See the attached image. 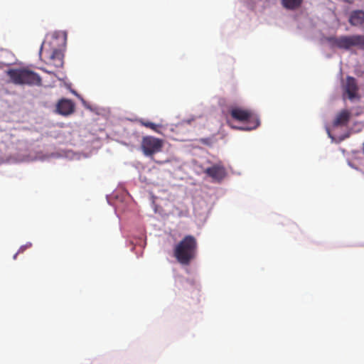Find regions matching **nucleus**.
Segmentation results:
<instances>
[{
    "label": "nucleus",
    "mask_w": 364,
    "mask_h": 364,
    "mask_svg": "<svg viewBox=\"0 0 364 364\" xmlns=\"http://www.w3.org/2000/svg\"><path fill=\"white\" fill-rule=\"evenodd\" d=\"M10 82L18 85L41 86V76L26 68H11L6 71Z\"/></svg>",
    "instance_id": "1"
},
{
    "label": "nucleus",
    "mask_w": 364,
    "mask_h": 364,
    "mask_svg": "<svg viewBox=\"0 0 364 364\" xmlns=\"http://www.w3.org/2000/svg\"><path fill=\"white\" fill-rule=\"evenodd\" d=\"M229 112L231 117L235 121L247 123V125L243 127L232 126L235 129L251 131L257 129L260 124L257 115L251 109L233 107L230 109Z\"/></svg>",
    "instance_id": "2"
},
{
    "label": "nucleus",
    "mask_w": 364,
    "mask_h": 364,
    "mask_svg": "<svg viewBox=\"0 0 364 364\" xmlns=\"http://www.w3.org/2000/svg\"><path fill=\"white\" fill-rule=\"evenodd\" d=\"M197 242L194 237L186 236L176 246L174 257L177 261L183 265H188L196 255Z\"/></svg>",
    "instance_id": "3"
},
{
    "label": "nucleus",
    "mask_w": 364,
    "mask_h": 364,
    "mask_svg": "<svg viewBox=\"0 0 364 364\" xmlns=\"http://www.w3.org/2000/svg\"><path fill=\"white\" fill-rule=\"evenodd\" d=\"M328 42L338 48L348 50L353 46L364 50V35L343 36L328 38Z\"/></svg>",
    "instance_id": "4"
},
{
    "label": "nucleus",
    "mask_w": 364,
    "mask_h": 364,
    "mask_svg": "<svg viewBox=\"0 0 364 364\" xmlns=\"http://www.w3.org/2000/svg\"><path fill=\"white\" fill-rule=\"evenodd\" d=\"M164 146V141L161 139L146 136L143 137L141 148L144 154L146 156H152L156 153L161 151Z\"/></svg>",
    "instance_id": "5"
},
{
    "label": "nucleus",
    "mask_w": 364,
    "mask_h": 364,
    "mask_svg": "<svg viewBox=\"0 0 364 364\" xmlns=\"http://www.w3.org/2000/svg\"><path fill=\"white\" fill-rule=\"evenodd\" d=\"M204 173L212 178L215 182H221L227 176L226 169L221 163L215 164L206 168Z\"/></svg>",
    "instance_id": "6"
},
{
    "label": "nucleus",
    "mask_w": 364,
    "mask_h": 364,
    "mask_svg": "<svg viewBox=\"0 0 364 364\" xmlns=\"http://www.w3.org/2000/svg\"><path fill=\"white\" fill-rule=\"evenodd\" d=\"M75 105L71 100L60 99L56 105V112L63 116H69L75 112Z\"/></svg>",
    "instance_id": "7"
},
{
    "label": "nucleus",
    "mask_w": 364,
    "mask_h": 364,
    "mask_svg": "<svg viewBox=\"0 0 364 364\" xmlns=\"http://www.w3.org/2000/svg\"><path fill=\"white\" fill-rule=\"evenodd\" d=\"M358 87L356 80L353 77H347L344 91L350 100L358 97Z\"/></svg>",
    "instance_id": "8"
},
{
    "label": "nucleus",
    "mask_w": 364,
    "mask_h": 364,
    "mask_svg": "<svg viewBox=\"0 0 364 364\" xmlns=\"http://www.w3.org/2000/svg\"><path fill=\"white\" fill-rule=\"evenodd\" d=\"M64 55L59 49H54L49 58L48 65L53 66L55 68H63Z\"/></svg>",
    "instance_id": "9"
},
{
    "label": "nucleus",
    "mask_w": 364,
    "mask_h": 364,
    "mask_svg": "<svg viewBox=\"0 0 364 364\" xmlns=\"http://www.w3.org/2000/svg\"><path fill=\"white\" fill-rule=\"evenodd\" d=\"M350 118V112L347 109L341 110L333 122L334 127L346 126L348 123Z\"/></svg>",
    "instance_id": "10"
},
{
    "label": "nucleus",
    "mask_w": 364,
    "mask_h": 364,
    "mask_svg": "<svg viewBox=\"0 0 364 364\" xmlns=\"http://www.w3.org/2000/svg\"><path fill=\"white\" fill-rule=\"evenodd\" d=\"M349 22L353 26H360L364 23V11L361 10L354 11L351 13Z\"/></svg>",
    "instance_id": "11"
},
{
    "label": "nucleus",
    "mask_w": 364,
    "mask_h": 364,
    "mask_svg": "<svg viewBox=\"0 0 364 364\" xmlns=\"http://www.w3.org/2000/svg\"><path fill=\"white\" fill-rule=\"evenodd\" d=\"M303 0H282V6L287 9L294 10L299 8Z\"/></svg>",
    "instance_id": "12"
},
{
    "label": "nucleus",
    "mask_w": 364,
    "mask_h": 364,
    "mask_svg": "<svg viewBox=\"0 0 364 364\" xmlns=\"http://www.w3.org/2000/svg\"><path fill=\"white\" fill-rule=\"evenodd\" d=\"M140 124L146 127V128H149L151 129V130L156 132H159V130H158V128L160 127V125H158V124H156L151 122H149V121H144V120H140Z\"/></svg>",
    "instance_id": "13"
},
{
    "label": "nucleus",
    "mask_w": 364,
    "mask_h": 364,
    "mask_svg": "<svg viewBox=\"0 0 364 364\" xmlns=\"http://www.w3.org/2000/svg\"><path fill=\"white\" fill-rule=\"evenodd\" d=\"M26 250V246H23V245L21 246L20 248L18 249V252L14 255V259H16L17 257V255L20 253H22Z\"/></svg>",
    "instance_id": "14"
},
{
    "label": "nucleus",
    "mask_w": 364,
    "mask_h": 364,
    "mask_svg": "<svg viewBox=\"0 0 364 364\" xmlns=\"http://www.w3.org/2000/svg\"><path fill=\"white\" fill-rule=\"evenodd\" d=\"M41 69L43 72H45V73H49V74L53 73V71L48 70H46V68H41Z\"/></svg>",
    "instance_id": "15"
},
{
    "label": "nucleus",
    "mask_w": 364,
    "mask_h": 364,
    "mask_svg": "<svg viewBox=\"0 0 364 364\" xmlns=\"http://www.w3.org/2000/svg\"><path fill=\"white\" fill-rule=\"evenodd\" d=\"M24 246H26V249L29 248V247H31V242H28V243H27L26 245H25Z\"/></svg>",
    "instance_id": "16"
},
{
    "label": "nucleus",
    "mask_w": 364,
    "mask_h": 364,
    "mask_svg": "<svg viewBox=\"0 0 364 364\" xmlns=\"http://www.w3.org/2000/svg\"><path fill=\"white\" fill-rule=\"evenodd\" d=\"M349 165H350L352 168H355V169H358V168L354 166V164H353L350 163V164H349Z\"/></svg>",
    "instance_id": "17"
},
{
    "label": "nucleus",
    "mask_w": 364,
    "mask_h": 364,
    "mask_svg": "<svg viewBox=\"0 0 364 364\" xmlns=\"http://www.w3.org/2000/svg\"><path fill=\"white\" fill-rule=\"evenodd\" d=\"M42 49H43V44H42V45H41V46L40 52H41Z\"/></svg>",
    "instance_id": "18"
},
{
    "label": "nucleus",
    "mask_w": 364,
    "mask_h": 364,
    "mask_svg": "<svg viewBox=\"0 0 364 364\" xmlns=\"http://www.w3.org/2000/svg\"><path fill=\"white\" fill-rule=\"evenodd\" d=\"M363 173H364V171H363Z\"/></svg>",
    "instance_id": "19"
}]
</instances>
